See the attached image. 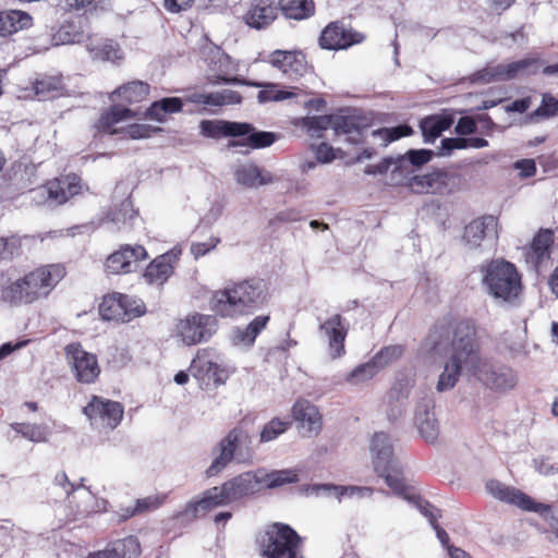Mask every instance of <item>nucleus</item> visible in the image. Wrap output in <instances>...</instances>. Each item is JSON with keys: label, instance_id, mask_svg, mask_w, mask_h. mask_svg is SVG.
<instances>
[{"label": "nucleus", "instance_id": "obj_1", "mask_svg": "<svg viewBox=\"0 0 558 558\" xmlns=\"http://www.w3.org/2000/svg\"><path fill=\"white\" fill-rule=\"evenodd\" d=\"M418 351L423 360L432 363L449 355L436 389L439 392L452 389L463 366L473 375L478 368L481 343L475 320L454 315L439 317L430 326Z\"/></svg>", "mask_w": 558, "mask_h": 558}, {"label": "nucleus", "instance_id": "obj_2", "mask_svg": "<svg viewBox=\"0 0 558 558\" xmlns=\"http://www.w3.org/2000/svg\"><path fill=\"white\" fill-rule=\"evenodd\" d=\"M371 449L374 453V470L379 477H383L390 489L398 496L416 506L421 513L426 517L436 532L440 543L448 549L449 535L439 525L440 511L427 500H424L413 486L404 483L402 470L393 458L392 446L385 433H376L372 440Z\"/></svg>", "mask_w": 558, "mask_h": 558}, {"label": "nucleus", "instance_id": "obj_3", "mask_svg": "<svg viewBox=\"0 0 558 558\" xmlns=\"http://www.w3.org/2000/svg\"><path fill=\"white\" fill-rule=\"evenodd\" d=\"M68 275L63 263L40 264L1 290L2 300L12 306H29L50 298Z\"/></svg>", "mask_w": 558, "mask_h": 558}, {"label": "nucleus", "instance_id": "obj_4", "mask_svg": "<svg viewBox=\"0 0 558 558\" xmlns=\"http://www.w3.org/2000/svg\"><path fill=\"white\" fill-rule=\"evenodd\" d=\"M267 283L260 278L233 282L214 292L210 308L223 318L248 315L268 303Z\"/></svg>", "mask_w": 558, "mask_h": 558}, {"label": "nucleus", "instance_id": "obj_5", "mask_svg": "<svg viewBox=\"0 0 558 558\" xmlns=\"http://www.w3.org/2000/svg\"><path fill=\"white\" fill-rule=\"evenodd\" d=\"M263 558H303V538L289 524L272 522L255 539Z\"/></svg>", "mask_w": 558, "mask_h": 558}, {"label": "nucleus", "instance_id": "obj_6", "mask_svg": "<svg viewBox=\"0 0 558 558\" xmlns=\"http://www.w3.org/2000/svg\"><path fill=\"white\" fill-rule=\"evenodd\" d=\"M483 284L489 294L506 302L517 299L522 291L521 275L514 264L496 258L481 266Z\"/></svg>", "mask_w": 558, "mask_h": 558}, {"label": "nucleus", "instance_id": "obj_7", "mask_svg": "<svg viewBox=\"0 0 558 558\" xmlns=\"http://www.w3.org/2000/svg\"><path fill=\"white\" fill-rule=\"evenodd\" d=\"M252 439L248 430L243 426L232 428L218 444V456L206 470L207 477H213L222 472L234 457L250 454L252 452Z\"/></svg>", "mask_w": 558, "mask_h": 558}, {"label": "nucleus", "instance_id": "obj_8", "mask_svg": "<svg viewBox=\"0 0 558 558\" xmlns=\"http://www.w3.org/2000/svg\"><path fill=\"white\" fill-rule=\"evenodd\" d=\"M217 329L218 320L215 316L196 312L178 319L174 325L175 336L186 345L208 341Z\"/></svg>", "mask_w": 558, "mask_h": 558}, {"label": "nucleus", "instance_id": "obj_9", "mask_svg": "<svg viewBox=\"0 0 558 558\" xmlns=\"http://www.w3.org/2000/svg\"><path fill=\"white\" fill-rule=\"evenodd\" d=\"M65 359L75 380L83 385L95 384L101 373L97 355L84 350L80 342L64 348Z\"/></svg>", "mask_w": 558, "mask_h": 558}, {"label": "nucleus", "instance_id": "obj_10", "mask_svg": "<svg viewBox=\"0 0 558 558\" xmlns=\"http://www.w3.org/2000/svg\"><path fill=\"white\" fill-rule=\"evenodd\" d=\"M83 413L90 425L112 430L121 423L124 408L118 401L93 395L83 408Z\"/></svg>", "mask_w": 558, "mask_h": 558}, {"label": "nucleus", "instance_id": "obj_11", "mask_svg": "<svg viewBox=\"0 0 558 558\" xmlns=\"http://www.w3.org/2000/svg\"><path fill=\"white\" fill-rule=\"evenodd\" d=\"M99 315L104 320L128 323L145 314L143 303H137L126 294L113 292L102 298Z\"/></svg>", "mask_w": 558, "mask_h": 558}, {"label": "nucleus", "instance_id": "obj_12", "mask_svg": "<svg viewBox=\"0 0 558 558\" xmlns=\"http://www.w3.org/2000/svg\"><path fill=\"white\" fill-rule=\"evenodd\" d=\"M372 124L373 119L369 114L359 109H347L338 114H332L331 129L336 134L347 135L348 142L362 144L365 142V134Z\"/></svg>", "mask_w": 558, "mask_h": 558}, {"label": "nucleus", "instance_id": "obj_13", "mask_svg": "<svg viewBox=\"0 0 558 558\" xmlns=\"http://www.w3.org/2000/svg\"><path fill=\"white\" fill-rule=\"evenodd\" d=\"M486 489L494 498L502 502L517 506L523 511L546 515L550 510V506L548 504L535 501L531 496L520 489L507 486L497 480L488 481L486 483Z\"/></svg>", "mask_w": 558, "mask_h": 558}, {"label": "nucleus", "instance_id": "obj_14", "mask_svg": "<svg viewBox=\"0 0 558 558\" xmlns=\"http://www.w3.org/2000/svg\"><path fill=\"white\" fill-rule=\"evenodd\" d=\"M365 34L345 26L342 21L329 23L322 32L319 46L328 50L348 49L365 40Z\"/></svg>", "mask_w": 558, "mask_h": 558}, {"label": "nucleus", "instance_id": "obj_15", "mask_svg": "<svg viewBox=\"0 0 558 558\" xmlns=\"http://www.w3.org/2000/svg\"><path fill=\"white\" fill-rule=\"evenodd\" d=\"M225 505L228 502L221 488L215 486L206 489L199 498L189 501L181 511L173 515V519L181 522H193L213 509Z\"/></svg>", "mask_w": 558, "mask_h": 558}, {"label": "nucleus", "instance_id": "obj_16", "mask_svg": "<svg viewBox=\"0 0 558 558\" xmlns=\"http://www.w3.org/2000/svg\"><path fill=\"white\" fill-rule=\"evenodd\" d=\"M217 359L215 349H198L190 366L191 374L205 385H209L210 381L215 385L222 384L221 375L223 371L217 363Z\"/></svg>", "mask_w": 558, "mask_h": 558}, {"label": "nucleus", "instance_id": "obj_17", "mask_svg": "<svg viewBox=\"0 0 558 558\" xmlns=\"http://www.w3.org/2000/svg\"><path fill=\"white\" fill-rule=\"evenodd\" d=\"M181 251L170 250L155 257L145 268L143 279L147 284L161 287L173 275Z\"/></svg>", "mask_w": 558, "mask_h": 558}, {"label": "nucleus", "instance_id": "obj_18", "mask_svg": "<svg viewBox=\"0 0 558 558\" xmlns=\"http://www.w3.org/2000/svg\"><path fill=\"white\" fill-rule=\"evenodd\" d=\"M554 242V230L539 228L529 245L523 248V255L526 264L538 270L544 262L550 258Z\"/></svg>", "mask_w": 558, "mask_h": 558}, {"label": "nucleus", "instance_id": "obj_19", "mask_svg": "<svg viewBox=\"0 0 558 558\" xmlns=\"http://www.w3.org/2000/svg\"><path fill=\"white\" fill-rule=\"evenodd\" d=\"M220 488L228 504L253 496L260 493L258 473L257 471L241 473L226 481Z\"/></svg>", "mask_w": 558, "mask_h": 558}, {"label": "nucleus", "instance_id": "obj_20", "mask_svg": "<svg viewBox=\"0 0 558 558\" xmlns=\"http://www.w3.org/2000/svg\"><path fill=\"white\" fill-rule=\"evenodd\" d=\"M293 421L303 436H316L323 427V416L318 408L305 399H299L291 409Z\"/></svg>", "mask_w": 558, "mask_h": 558}, {"label": "nucleus", "instance_id": "obj_21", "mask_svg": "<svg viewBox=\"0 0 558 558\" xmlns=\"http://www.w3.org/2000/svg\"><path fill=\"white\" fill-rule=\"evenodd\" d=\"M453 177L445 170H435L418 174L409 181L410 189L416 194H446L450 192V182Z\"/></svg>", "mask_w": 558, "mask_h": 558}, {"label": "nucleus", "instance_id": "obj_22", "mask_svg": "<svg viewBox=\"0 0 558 558\" xmlns=\"http://www.w3.org/2000/svg\"><path fill=\"white\" fill-rule=\"evenodd\" d=\"M147 257V251L143 245H121L118 251L108 256L106 268L111 274H128L131 271L132 263L144 260Z\"/></svg>", "mask_w": 558, "mask_h": 558}, {"label": "nucleus", "instance_id": "obj_23", "mask_svg": "<svg viewBox=\"0 0 558 558\" xmlns=\"http://www.w3.org/2000/svg\"><path fill=\"white\" fill-rule=\"evenodd\" d=\"M474 376L483 381L487 387L495 390H509L517 384V376L510 367L493 368L486 362L478 361V368Z\"/></svg>", "mask_w": 558, "mask_h": 558}, {"label": "nucleus", "instance_id": "obj_24", "mask_svg": "<svg viewBox=\"0 0 558 558\" xmlns=\"http://www.w3.org/2000/svg\"><path fill=\"white\" fill-rule=\"evenodd\" d=\"M344 318L340 314L328 317L319 326V330L328 339L330 356L338 359L344 355V341L348 335V328L343 325Z\"/></svg>", "mask_w": 558, "mask_h": 558}, {"label": "nucleus", "instance_id": "obj_25", "mask_svg": "<svg viewBox=\"0 0 558 558\" xmlns=\"http://www.w3.org/2000/svg\"><path fill=\"white\" fill-rule=\"evenodd\" d=\"M141 544L135 536L109 542L104 549L92 551L86 558H138Z\"/></svg>", "mask_w": 558, "mask_h": 558}, {"label": "nucleus", "instance_id": "obj_26", "mask_svg": "<svg viewBox=\"0 0 558 558\" xmlns=\"http://www.w3.org/2000/svg\"><path fill=\"white\" fill-rule=\"evenodd\" d=\"M135 116L136 113L129 107L114 104L100 113L94 128L97 133L109 135L120 134L122 133V129H118L116 125L122 121L133 119Z\"/></svg>", "mask_w": 558, "mask_h": 558}, {"label": "nucleus", "instance_id": "obj_27", "mask_svg": "<svg viewBox=\"0 0 558 558\" xmlns=\"http://www.w3.org/2000/svg\"><path fill=\"white\" fill-rule=\"evenodd\" d=\"M81 190L80 179L75 175L57 178L47 183L48 197L60 205L80 194Z\"/></svg>", "mask_w": 558, "mask_h": 558}, {"label": "nucleus", "instance_id": "obj_28", "mask_svg": "<svg viewBox=\"0 0 558 558\" xmlns=\"http://www.w3.org/2000/svg\"><path fill=\"white\" fill-rule=\"evenodd\" d=\"M498 220L493 215L472 220L464 229L463 239L473 247L481 245L488 231H496Z\"/></svg>", "mask_w": 558, "mask_h": 558}, {"label": "nucleus", "instance_id": "obj_29", "mask_svg": "<svg viewBox=\"0 0 558 558\" xmlns=\"http://www.w3.org/2000/svg\"><path fill=\"white\" fill-rule=\"evenodd\" d=\"M149 95V85L141 81L130 82L112 93V100L125 107L144 101Z\"/></svg>", "mask_w": 558, "mask_h": 558}, {"label": "nucleus", "instance_id": "obj_30", "mask_svg": "<svg viewBox=\"0 0 558 558\" xmlns=\"http://www.w3.org/2000/svg\"><path fill=\"white\" fill-rule=\"evenodd\" d=\"M257 473L258 481L260 482V492L266 488L274 489L299 482L298 471L293 469L274 470L271 472L258 470Z\"/></svg>", "mask_w": 558, "mask_h": 558}, {"label": "nucleus", "instance_id": "obj_31", "mask_svg": "<svg viewBox=\"0 0 558 558\" xmlns=\"http://www.w3.org/2000/svg\"><path fill=\"white\" fill-rule=\"evenodd\" d=\"M277 16V8L270 0H257V3L247 12L246 23L255 28L268 26Z\"/></svg>", "mask_w": 558, "mask_h": 558}, {"label": "nucleus", "instance_id": "obj_32", "mask_svg": "<svg viewBox=\"0 0 558 558\" xmlns=\"http://www.w3.org/2000/svg\"><path fill=\"white\" fill-rule=\"evenodd\" d=\"M32 25V17L24 11L9 10L0 12V35L8 36Z\"/></svg>", "mask_w": 558, "mask_h": 558}, {"label": "nucleus", "instance_id": "obj_33", "mask_svg": "<svg viewBox=\"0 0 558 558\" xmlns=\"http://www.w3.org/2000/svg\"><path fill=\"white\" fill-rule=\"evenodd\" d=\"M415 424L421 436L428 442H434L439 434L438 422L435 413L430 412L427 404L420 405L415 412Z\"/></svg>", "mask_w": 558, "mask_h": 558}, {"label": "nucleus", "instance_id": "obj_34", "mask_svg": "<svg viewBox=\"0 0 558 558\" xmlns=\"http://www.w3.org/2000/svg\"><path fill=\"white\" fill-rule=\"evenodd\" d=\"M94 60L109 61L113 65H119V60L123 59V52L120 46L111 39L99 43H89L86 46Z\"/></svg>", "mask_w": 558, "mask_h": 558}, {"label": "nucleus", "instance_id": "obj_35", "mask_svg": "<svg viewBox=\"0 0 558 558\" xmlns=\"http://www.w3.org/2000/svg\"><path fill=\"white\" fill-rule=\"evenodd\" d=\"M453 123L450 114H433L424 118L420 128L426 142H434L440 134Z\"/></svg>", "mask_w": 558, "mask_h": 558}, {"label": "nucleus", "instance_id": "obj_36", "mask_svg": "<svg viewBox=\"0 0 558 558\" xmlns=\"http://www.w3.org/2000/svg\"><path fill=\"white\" fill-rule=\"evenodd\" d=\"M269 64L282 70H300L306 65V59L302 51L276 50L269 56Z\"/></svg>", "mask_w": 558, "mask_h": 558}, {"label": "nucleus", "instance_id": "obj_37", "mask_svg": "<svg viewBox=\"0 0 558 558\" xmlns=\"http://www.w3.org/2000/svg\"><path fill=\"white\" fill-rule=\"evenodd\" d=\"M236 181L245 186L255 187L265 185L274 181L269 172L263 171L255 165H247L239 168L235 171Z\"/></svg>", "mask_w": 558, "mask_h": 558}, {"label": "nucleus", "instance_id": "obj_38", "mask_svg": "<svg viewBox=\"0 0 558 558\" xmlns=\"http://www.w3.org/2000/svg\"><path fill=\"white\" fill-rule=\"evenodd\" d=\"M183 108V102L178 97H167L154 101L146 111L147 118L158 122H165L168 114L180 112Z\"/></svg>", "mask_w": 558, "mask_h": 558}, {"label": "nucleus", "instance_id": "obj_39", "mask_svg": "<svg viewBox=\"0 0 558 558\" xmlns=\"http://www.w3.org/2000/svg\"><path fill=\"white\" fill-rule=\"evenodd\" d=\"M168 496V493H157L140 498L135 501V506L133 508L124 509L121 517L123 520H128L134 515L157 510L167 501Z\"/></svg>", "mask_w": 558, "mask_h": 558}, {"label": "nucleus", "instance_id": "obj_40", "mask_svg": "<svg viewBox=\"0 0 558 558\" xmlns=\"http://www.w3.org/2000/svg\"><path fill=\"white\" fill-rule=\"evenodd\" d=\"M279 8L287 19L304 20L315 12L313 0H279Z\"/></svg>", "mask_w": 558, "mask_h": 558}, {"label": "nucleus", "instance_id": "obj_41", "mask_svg": "<svg viewBox=\"0 0 558 558\" xmlns=\"http://www.w3.org/2000/svg\"><path fill=\"white\" fill-rule=\"evenodd\" d=\"M294 126L304 129L311 137H322L323 132L332 125V114L298 118Z\"/></svg>", "mask_w": 558, "mask_h": 558}, {"label": "nucleus", "instance_id": "obj_42", "mask_svg": "<svg viewBox=\"0 0 558 558\" xmlns=\"http://www.w3.org/2000/svg\"><path fill=\"white\" fill-rule=\"evenodd\" d=\"M194 101L202 105L221 107L229 104H240L242 101V96L238 92L233 90L203 93L195 95Z\"/></svg>", "mask_w": 558, "mask_h": 558}, {"label": "nucleus", "instance_id": "obj_43", "mask_svg": "<svg viewBox=\"0 0 558 558\" xmlns=\"http://www.w3.org/2000/svg\"><path fill=\"white\" fill-rule=\"evenodd\" d=\"M201 54L206 65L214 70L228 69L232 64L231 58L211 43L202 48Z\"/></svg>", "mask_w": 558, "mask_h": 558}, {"label": "nucleus", "instance_id": "obj_44", "mask_svg": "<svg viewBox=\"0 0 558 558\" xmlns=\"http://www.w3.org/2000/svg\"><path fill=\"white\" fill-rule=\"evenodd\" d=\"M270 320L269 315L256 316L245 328H239L235 332L236 339L245 344L252 345L257 336L267 327Z\"/></svg>", "mask_w": 558, "mask_h": 558}, {"label": "nucleus", "instance_id": "obj_45", "mask_svg": "<svg viewBox=\"0 0 558 558\" xmlns=\"http://www.w3.org/2000/svg\"><path fill=\"white\" fill-rule=\"evenodd\" d=\"M291 426V420H281L280 417H274L263 426L259 435V440L260 442L272 441L277 439L280 435L284 434Z\"/></svg>", "mask_w": 558, "mask_h": 558}, {"label": "nucleus", "instance_id": "obj_46", "mask_svg": "<svg viewBox=\"0 0 558 558\" xmlns=\"http://www.w3.org/2000/svg\"><path fill=\"white\" fill-rule=\"evenodd\" d=\"M10 427L23 438L33 442H43L47 440V430L38 424L32 423H11Z\"/></svg>", "mask_w": 558, "mask_h": 558}, {"label": "nucleus", "instance_id": "obj_47", "mask_svg": "<svg viewBox=\"0 0 558 558\" xmlns=\"http://www.w3.org/2000/svg\"><path fill=\"white\" fill-rule=\"evenodd\" d=\"M276 134L272 132L252 131L244 140L233 141V146L245 145L254 149L269 147L276 142Z\"/></svg>", "mask_w": 558, "mask_h": 558}, {"label": "nucleus", "instance_id": "obj_48", "mask_svg": "<svg viewBox=\"0 0 558 558\" xmlns=\"http://www.w3.org/2000/svg\"><path fill=\"white\" fill-rule=\"evenodd\" d=\"M412 134L413 130L408 124H400L393 128H381L372 132L374 137H379L383 141L384 146Z\"/></svg>", "mask_w": 558, "mask_h": 558}, {"label": "nucleus", "instance_id": "obj_49", "mask_svg": "<svg viewBox=\"0 0 558 558\" xmlns=\"http://www.w3.org/2000/svg\"><path fill=\"white\" fill-rule=\"evenodd\" d=\"M380 369L375 360L372 357L371 361L356 366L347 377L345 381L349 384H360L372 379L377 372Z\"/></svg>", "mask_w": 558, "mask_h": 558}, {"label": "nucleus", "instance_id": "obj_50", "mask_svg": "<svg viewBox=\"0 0 558 558\" xmlns=\"http://www.w3.org/2000/svg\"><path fill=\"white\" fill-rule=\"evenodd\" d=\"M61 88L60 76H43L33 83V90L36 96L41 98L49 97L52 93Z\"/></svg>", "mask_w": 558, "mask_h": 558}, {"label": "nucleus", "instance_id": "obj_51", "mask_svg": "<svg viewBox=\"0 0 558 558\" xmlns=\"http://www.w3.org/2000/svg\"><path fill=\"white\" fill-rule=\"evenodd\" d=\"M530 68L542 70H558V62L551 65L536 56H531L508 64L505 70H526Z\"/></svg>", "mask_w": 558, "mask_h": 558}, {"label": "nucleus", "instance_id": "obj_52", "mask_svg": "<svg viewBox=\"0 0 558 558\" xmlns=\"http://www.w3.org/2000/svg\"><path fill=\"white\" fill-rule=\"evenodd\" d=\"M403 352L404 349L400 344L387 345L384 347L378 353H376L373 359L375 360V363H377L378 366L383 368L401 357Z\"/></svg>", "mask_w": 558, "mask_h": 558}, {"label": "nucleus", "instance_id": "obj_53", "mask_svg": "<svg viewBox=\"0 0 558 558\" xmlns=\"http://www.w3.org/2000/svg\"><path fill=\"white\" fill-rule=\"evenodd\" d=\"M22 250V240L17 235L0 238V260L12 259L15 255H20Z\"/></svg>", "mask_w": 558, "mask_h": 558}, {"label": "nucleus", "instance_id": "obj_54", "mask_svg": "<svg viewBox=\"0 0 558 558\" xmlns=\"http://www.w3.org/2000/svg\"><path fill=\"white\" fill-rule=\"evenodd\" d=\"M158 129H155L148 124H130L128 128L122 129V132L132 140H141L148 138L151 136L154 132Z\"/></svg>", "mask_w": 558, "mask_h": 558}, {"label": "nucleus", "instance_id": "obj_55", "mask_svg": "<svg viewBox=\"0 0 558 558\" xmlns=\"http://www.w3.org/2000/svg\"><path fill=\"white\" fill-rule=\"evenodd\" d=\"M223 131L225 136H244L248 135L252 131H254V128L250 123L245 122H231V121H225L223 123Z\"/></svg>", "mask_w": 558, "mask_h": 558}, {"label": "nucleus", "instance_id": "obj_56", "mask_svg": "<svg viewBox=\"0 0 558 558\" xmlns=\"http://www.w3.org/2000/svg\"><path fill=\"white\" fill-rule=\"evenodd\" d=\"M546 515H539L546 523L547 526L542 530L546 534L549 542H558V518L554 515L553 506Z\"/></svg>", "mask_w": 558, "mask_h": 558}, {"label": "nucleus", "instance_id": "obj_57", "mask_svg": "<svg viewBox=\"0 0 558 558\" xmlns=\"http://www.w3.org/2000/svg\"><path fill=\"white\" fill-rule=\"evenodd\" d=\"M223 123H225L223 120H220V121L203 120L201 122L202 134L207 137H213V138L222 137V136H225Z\"/></svg>", "mask_w": 558, "mask_h": 558}, {"label": "nucleus", "instance_id": "obj_58", "mask_svg": "<svg viewBox=\"0 0 558 558\" xmlns=\"http://www.w3.org/2000/svg\"><path fill=\"white\" fill-rule=\"evenodd\" d=\"M536 114L547 118L558 114V100L549 94L544 95Z\"/></svg>", "mask_w": 558, "mask_h": 558}, {"label": "nucleus", "instance_id": "obj_59", "mask_svg": "<svg viewBox=\"0 0 558 558\" xmlns=\"http://www.w3.org/2000/svg\"><path fill=\"white\" fill-rule=\"evenodd\" d=\"M136 213L133 210L130 202H122L117 210L112 213V220L114 222L125 223L126 219L130 221L134 219Z\"/></svg>", "mask_w": 558, "mask_h": 558}, {"label": "nucleus", "instance_id": "obj_60", "mask_svg": "<svg viewBox=\"0 0 558 558\" xmlns=\"http://www.w3.org/2000/svg\"><path fill=\"white\" fill-rule=\"evenodd\" d=\"M477 130L476 122L472 117H461L454 128L458 135H471Z\"/></svg>", "mask_w": 558, "mask_h": 558}, {"label": "nucleus", "instance_id": "obj_61", "mask_svg": "<svg viewBox=\"0 0 558 558\" xmlns=\"http://www.w3.org/2000/svg\"><path fill=\"white\" fill-rule=\"evenodd\" d=\"M219 240H210L209 242H195L191 245V253L194 256L195 259H198L199 257L205 256L207 253H209L211 250H214Z\"/></svg>", "mask_w": 558, "mask_h": 558}, {"label": "nucleus", "instance_id": "obj_62", "mask_svg": "<svg viewBox=\"0 0 558 558\" xmlns=\"http://www.w3.org/2000/svg\"><path fill=\"white\" fill-rule=\"evenodd\" d=\"M407 156H408L409 161L413 166L420 167V166L427 163L430 160L432 151L427 150V149H418V150L412 149L407 153Z\"/></svg>", "mask_w": 558, "mask_h": 558}, {"label": "nucleus", "instance_id": "obj_63", "mask_svg": "<svg viewBox=\"0 0 558 558\" xmlns=\"http://www.w3.org/2000/svg\"><path fill=\"white\" fill-rule=\"evenodd\" d=\"M466 138L464 137H448L441 141V150L444 154H450L454 149H465Z\"/></svg>", "mask_w": 558, "mask_h": 558}, {"label": "nucleus", "instance_id": "obj_64", "mask_svg": "<svg viewBox=\"0 0 558 558\" xmlns=\"http://www.w3.org/2000/svg\"><path fill=\"white\" fill-rule=\"evenodd\" d=\"M292 94L290 92H283V90H274V89H264L258 93V99L263 102L265 101H278L287 99Z\"/></svg>", "mask_w": 558, "mask_h": 558}]
</instances>
